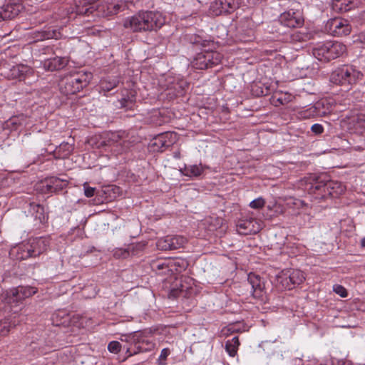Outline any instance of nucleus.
<instances>
[{"label":"nucleus","instance_id":"f8f14e48","mask_svg":"<svg viewBox=\"0 0 365 365\" xmlns=\"http://www.w3.org/2000/svg\"><path fill=\"white\" fill-rule=\"evenodd\" d=\"M24 0H10V2L0 7V21L15 18L23 9Z\"/></svg>","mask_w":365,"mask_h":365},{"label":"nucleus","instance_id":"f3484780","mask_svg":"<svg viewBox=\"0 0 365 365\" xmlns=\"http://www.w3.org/2000/svg\"><path fill=\"white\" fill-rule=\"evenodd\" d=\"M43 191L45 192H56L65 188L68 182L56 177H51L44 182Z\"/></svg>","mask_w":365,"mask_h":365},{"label":"nucleus","instance_id":"603ef678","mask_svg":"<svg viewBox=\"0 0 365 365\" xmlns=\"http://www.w3.org/2000/svg\"><path fill=\"white\" fill-rule=\"evenodd\" d=\"M224 348H225V351H226L227 352H228V348H229V346H228V341H225V342Z\"/></svg>","mask_w":365,"mask_h":365},{"label":"nucleus","instance_id":"09e8293b","mask_svg":"<svg viewBox=\"0 0 365 365\" xmlns=\"http://www.w3.org/2000/svg\"><path fill=\"white\" fill-rule=\"evenodd\" d=\"M120 106H121V107H124V108H125V107L128 106L127 105V103H129L130 104H132V103H133L131 101L126 100L125 98H123V99L120 101Z\"/></svg>","mask_w":365,"mask_h":365},{"label":"nucleus","instance_id":"2f4dec72","mask_svg":"<svg viewBox=\"0 0 365 365\" xmlns=\"http://www.w3.org/2000/svg\"><path fill=\"white\" fill-rule=\"evenodd\" d=\"M239 346L240 341L238 336H234L232 339L231 343H230V356H235L237 354Z\"/></svg>","mask_w":365,"mask_h":365},{"label":"nucleus","instance_id":"423d86ee","mask_svg":"<svg viewBox=\"0 0 365 365\" xmlns=\"http://www.w3.org/2000/svg\"><path fill=\"white\" fill-rule=\"evenodd\" d=\"M305 279L304 273L299 269H287L277 275V282L286 289H292Z\"/></svg>","mask_w":365,"mask_h":365},{"label":"nucleus","instance_id":"1a4fd4ad","mask_svg":"<svg viewBox=\"0 0 365 365\" xmlns=\"http://www.w3.org/2000/svg\"><path fill=\"white\" fill-rule=\"evenodd\" d=\"M326 27L329 33L337 36H346L351 29L348 21L341 18L331 19L327 21Z\"/></svg>","mask_w":365,"mask_h":365},{"label":"nucleus","instance_id":"ea45409f","mask_svg":"<svg viewBox=\"0 0 365 365\" xmlns=\"http://www.w3.org/2000/svg\"><path fill=\"white\" fill-rule=\"evenodd\" d=\"M83 190H84V195L87 197H91L95 195L96 192V188L90 187L88 184V182H85L83 184Z\"/></svg>","mask_w":365,"mask_h":365},{"label":"nucleus","instance_id":"7ed1b4c3","mask_svg":"<svg viewBox=\"0 0 365 365\" xmlns=\"http://www.w3.org/2000/svg\"><path fill=\"white\" fill-rule=\"evenodd\" d=\"M92 78V73L79 71L65 78L62 91L66 95L75 94L86 87Z\"/></svg>","mask_w":365,"mask_h":365},{"label":"nucleus","instance_id":"5fc2aeb1","mask_svg":"<svg viewBox=\"0 0 365 365\" xmlns=\"http://www.w3.org/2000/svg\"><path fill=\"white\" fill-rule=\"evenodd\" d=\"M361 245L362 247H365V238L362 239L361 242Z\"/></svg>","mask_w":365,"mask_h":365},{"label":"nucleus","instance_id":"dca6fc26","mask_svg":"<svg viewBox=\"0 0 365 365\" xmlns=\"http://www.w3.org/2000/svg\"><path fill=\"white\" fill-rule=\"evenodd\" d=\"M247 281L252 287L253 297L261 298L264 289V283L261 277L254 273H250L247 275Z\"/></svg>","mask_w":365,"mask_h":365},{"label":"nucleus","instance_id":"2eb2a0df","mask_svg":"<svg viewBox=\"0 0 365 365\" xmlns=\"http://www.w3.org/2000/svg\"><path fill=\"white\" fill-rule=\"evenodd\" d=\"M27 245L31 250L33 257L43 253L48 246V240L44 237H37L30 240Z\"/></svg>","mask_w":365,"mask_h":365},{"label":"nucleus","instance_id":"9d476101","mask_svg":"<svg viewBox=\"0 0 365 365\" xmlns=\"http://www.w3.org/2000/svg\"><path fill=\"white\" fill-rule=\"evenodd\" d=\"M279 21L289 28H299L304 24V20L300 11L291 9L281 14L279 16Z\"/></svg>","mask_w":365,"mask_h":365},{"label":"nucleus","instance_id":"6e6552de","mask_svg":"<svg viewBox=\"0 0 365 365\" xmlns=\"http://www.w3.org/2000/svg\"><path fill=\"white\" fill-rule=\"evenodd\" d=\"M125 340L130 345L124 344L123 349L125 350L128 357L141 352L148 351L154 346L153 343L147 340L143 339L140 341L137 334L126 336Z\"/></svg>","mask_w":365,"mask_h":365},{"label":"nucleus","instance_id":"b1692460","mask_svg":"<svg viewBox=\"0 0 365 365\" xmlns=\"http://www.w3.org/2000/svg\"><path fill=\"white\" fill-rule=\"evenodd\" d=\"M29 71V68L24 65H17L14 66L9 74V76L13 79H19L21 81L24 78L26 73Z\"/></svg>","mask_w":365,"mask_h":365},{"label":"nucleus","instance_id":"49530a36","mask_svg":"<svg viewBox=\"0 0 365 365\" xmlns=\"http://www.w3.org/2000/svg\"><path fill=\"white\" fill-rule=\"evenodd\" d=\"M240 0H230V9H237L240 6Z\"/></svg>","mask_w":365,"mask_h":365},{"label":"nucleus","instance_id":"cd10ccee","mask_svg":"<svg viewBox=\"0 0 365 365\" xmlns=\"http://www.w3.org/2000/svg\"><path fill=\"white\" fill-rule=\"evenodd\" d=\"M151 268L158 274H167L170 271L168 264L165 260H157L152 262Z\"/></svg>","mask_w":365,"mask_h":365},{"label":"nucleus","instance_id":"72a5a7b5","mask_svg":"<svg viewBox=\"0 0 365 365\" xmlns=\"http://www.w3.org/2000/svg\"><path fill=\"white\" fill-rule=\"evenodd\" d=\"M346 0H333L332 1V8L336 11H347L346 5Z\"/></svg>","mask_w":365,"mask_h":365},{"label":"nucleus","instance_id":"864d4df0","mask_svg":"<svg viewBox=\"0 0 365 365\" xmlns=\"http://www.w3.org/2000/svg\"><path fill=\"white\" fill-rule=\"evenodd\" d=\"M361 37L362 41L365 43V33L361 34Z\"/></svg>","mask_w":365,"mask_h":365},{"label":"nucleus","instance_id":"f257e3e1","mask_svg":"<svg viewBox=\"0 0 365 365\" xmlns=\"http://www.w3.org/2000/svg\"><path fill=\"white\" fill-rule=\"evenodd\" d=\"M165 24L163 15L156 11H140L127 17L123 26L132 32H146L156 31Z\"/></svg>","mask_w":365,"mask_h":365},{"label":"nucleus","instance_id":"6e6d98bb","mask_svg":"<svg viewBox=\"0 0 365 365\" xmlns=\"http://www.w3.org/2000/svg\"><path fill=\"white\" fill-rule=\"evenodd\" d=\"M122 255H123V257H125L127 255H128V252L125 251L124 253L122 254Z\"/></svg>","mask_w":365,"mask_h":365},{"label":"nucleus","instance_id":"37998d69","mask_svg":"<svg viewBox=\"0 0 365 365\" xmlns=\"http://www.w3.org/2000/svg\"><path fill=\"white\" fill-rule=\"evenodd\" d=\"M125 7V2L120 1H118L117 4L113 5V10L111 11L116 14V13L119 12L120 11L123 10Z\"/></svg>","mask_w":365,"mask_h":365},{"label":"nucleus","instance_id":"a878e982","mask_svg":"<svg viewBox=\"0 0 365 365\" xmlns=\"http://www.w3.org/2000/svg\"><path fill=\"white\" fill-rule=\"evenodd\" d=\"M73 150V145L69 143H62L56 148L55 153L58 158H64L69 156Z\"/></svg>","mask_w":365,"mask_h":365},{"label":"nucleus","instance_id":"4c0bfd02","mask_svg":"<svg viewBox=\"0 0 365 365\" xmlns=\"http://www.w3.org/2000/svg\"><path fill=\"white\" fill-rule=\"evenodd\" d=\"M264 200L262 197H259L252 200L250 203V206L253 209H260L264 207Z\"/></svg>","mask_w":365,"mask_h":365},{"label":"nucleus","instance_id":"a19ab883","mask_svg":"<svg viewBox=\"0 0 365 365\" xmlns=\"http://www.w3.org/2000/svg\"><path fill=\"white\" fill-rule=\"evenodd\" d=\"M321 365H353V363L349 360H341V361L331 360V361H327V363L325 364H321Z\"/></svg>","mask_w":365,"mask_h":365},{"label":"nucleus","instance_id":"4be33fe9","mask_svg":"<svg viewBox=\"0 0 365 365\" xmlns=\"http://www.w3.org/2000/svg\"><path fill=\"white\" fill-rule=\"evenodd\" d=\"M118 83L119 80L117 76H108L101 80L99 86L101 91L106 93L115 88Z\"/></svg>","mask_w":365,"mask_h":365},{"label":"nucleus","instance_id":"5701e85b","mask_svg":"<svg viewBox=\"0 0 365 365\" xmlns=\"http://www.w3.org/2000/svg\"><path fill=\"white\" fill-rule=\"evenodd\" d=\"M205 167L201 164L185 165L183 168L180 169L181 173L188 177H198L204 171Z\"/></svg>","mask_w":365,"mask_h":365},{"label":"nucleus","instance_id":"3c124183","mask_svg":"<svg viewBox=\"0 0 365 365\" xmlns=\"http://www.w3.org/2000/svg\"><path fill=\"white\" fill-rule=\"evenodd\" d=\"M250 4L259 5L264 2L265 0H248Z\"/></svg>","mask_w":365,"mask_h":365},{"label":"nucleus","instance_id":"c85d7f7f","mask_svg":"<svg viewBox=\"0 0 365 365\" xmlns=\"http://www.w3.org/2000/svg\"><path fill=\"white\" fill-rule=\"evenodd\" d=\"M170 250H177L184 246L186 243V239L182 236H170Z\"/></svg>","mask_w":365,"mask_h":365},{"label":"nucleus","instance_id":"8fccbe9b","mask_svg":"<svg viewBox=\"0 0 365 365\" xmlns=\"http://www.w3.org/2000/svg\"><path fill=\"white\" fill-rule=\"evenodd\" d=\"M273 101L275 103V106H278V104L277 103H279V105L284 104V101H283L282 98L280 97H279L277 98H276V96L273 97Z\"/></svg>","mask_w":365,"mask_h":365},{"label":"nucleus","instance_id":"412c9836","mask_svg":"<svg viewBox=\"0 0 365 365\" xmlns=\"http://www.w3.org/2000/svg\"><path fill=\"white\" fill-rule=\"evenodd\" d=\"M123 135L124 133H111L109 134L108 138V144L110 145L118 144L121 146L123 151L127 150L129 148L130 143L124 139Z\"/></svg>","mask_w":365,"mask_h":365},{"label":"nucleus","instance_id":"39448f33","mask_svg":"<svg viewBox=\"0 0 365 365\" xmlns=\"http://www.w3.org/2000/svg\"><path fill=\"white\" fill-rule=\"evenodd\" d=\"M311 190L315 192L319 191L323 197L331 196L336 197L345 191V187L339 182L317 179Z\"/></svg>","mask_w":365,"mask_h":365},{"label":"nucleus","instance_id":"c756f323","mask_svg":"<svg viewBox=\"0 0 365 365\" xmlns=\"http://www.w3.org/2000/svg\"><path fill=\"white\" fill-rule=\"evenodd\" d=\"M181 280L179 282L180 287H178V283L176 284V288H172L170 289V292L169 293V297L170 298H177L181 294H182L187 287H185L183 284H181Z\"/></svg>","mask_w":365,"mask_h":365},{"label":"nucleus","instance_id":"bb28decb","mask_svg":"<svg viewBox=\"0 0 365 365\" xmlns=\"http://www.w3.org/2000/svg\"><path fill=\"white\" fill-rule=\"evenodd\" d=\"M18 324L19 321H12L11 319L9 318L0 321V335H7L10 331L11 328L15 327Z\"/></svg>","mask_w":365,"mask_h":365},{"label":"nucleus","instance_id":"58836bf2","mask_svg":"<svg viewBox=\"0 0 365 365\" xmlns=\"http://www.w3.org/2000/svg\"><path fill=\"white\" fill-rule=\"evenodd\" d=\"M333 291L339 294L341 297H347V291L346 289L340 284H335L333 287Z\"/></svg>","mask_w":365,"mask_h":365},{"label":"nucleus","instance_id":"0eeeda50","mask_svg":"<svg viewBox=\"0 0 365 365\" xmlns=\"http://www.w3.org/2000/svg\"><path fill=\"white\" fill-rule=\"evenodd\" d=\"M222 59V55L217 51H203L196 55L192 66L196 69H207L219 64Z\"/></svg>","mask_w":365,"mask_h":365},{"label":"nucleus","instance_id":"6ab92c4d","mask_svg":"<svg viewBox=\"0 0 365 365\" xmlns=\"http://www.w3.org/2000/svg\"><path fill=\"white\" fill-rule=\"evenodd\" d=\"M68 61L63 57L56 56L43 61V68L50 71L60 70L63 68L66 64Z\"/></svg>","mask_w":365,"mask_h":365},{"label":"nucleus","instance_id":"c9c22d12","mask_svg":"<svg viewBox=\"0 0 365 365\" xmlns=\"http://www.w3.org/2000/svg\"><path fill=\"white\" fill-rule=\"evenodd\" d=\"M25 120V116L24 115L13 117L9 119L8 121L9 125H11L14 128H16L18 126L21 125L23 124V121Z\"/></svg>","mask_w":365,"mask_h":365},{"label":"nucleus","instance_id":"de8ad7c7","mask_svg":"<svg viewBox=\"0 0 365 365\" xmlns=\"http://www.w3.org/2000/svg\"><path fill=\"white\" fill-rule=\"evenodd\" d=\"M170 351L168 349H163L161 351L160 355V359H165L167 356L169 355Z\"/></svg>","mask_w":365,"mask_h":365},{"label":"nucleus","instance_id":"393cba45","mask_svg":"<svg viewBox=\"0 0 365 365\" xmlns=\"http://www.w3.org/2000/svg\"><path fill=\"white\" fill-rule=\"evenodd\" d=\"M77 12L81 14H88L93 11L91 0H76Z\"/></svg>","mask_w":365,"mask_h":365},{"label":"nucleus","instance_id":"a211bd4d","mask_svg":"<svg viewBox=\"0 0 365 365\" xmlns=\"http://www.w3.org/2000/svg\"><path fill=\"white\" fill-rule=\"evenodd\" d=\"M10 256L16 260H24L33 257L27 242L12 247L9 252Z\"/></svg>","mask_w":365,"mask_h":365},{"label":"nucleus","instance_id":"c03bdc74","mask_svg":"<svg viewBox=\"0 0 365 365\" xmlns=\"http://www.w3.org/2000/svg\"><path fill=\"white\" fill-rule=\"evenodd\" d=\"M311 130L316 135H320L324 132V128L321 124L315 123L311 127Z\"/></svg>","mask_w":365,"mask_h":365},{"label":"nucleus","instance_id":"e433bc0d","mask_svg":"<svg viewBox=\"0 0 365 365\" xmlns=\"http://www.w3.org/2000/svg\"><path fill=\"white\" fill-rule=\"evenodd\" d=\"M241 320L242 319H235V320H230V328H229V330H230V332H236V331H240V329H241Z\"/></svg>","mask_w":365,"mask_h":365},{"label":"nucleus","instance_id":"4d7b16f0","mask_svg":"<svg viewBox=\"0 0 365 365\" xmlns=\"http://www.w3.org/2000/svg\"><path fill=\"white\" fill-rule=\"evenodd\" d=\"M118 251H117L115 253V255H119L118 253Z\"/></svg>","mask_w":365,"mask_h":365},{"label":"nucleus","instance_id":"20e7f679","mask_svg":"<svg viewBox=\"0 0 365 365\" xmlns=\"http://www.w3.org/2000/svg\"><path fill=\"white\" fill-rule=\"evenodd\" d=\"M362 77L363 74L353 68L340 67L331 73L330 80L335 84L349 86Z\"/></svg>","mask_w":365,"mask_h":365},{"label":"nucleus","instance_id":"a18cd8bd","mask_svg":"<svg viewBox=\"0 0 365 365\" xmlns=\"http://www.w3.org/2000/svg\"><path fill=\"white\" fill-rule=\"evenodd\" d=\"M356 123L361 128H365V115L360 114L356 118Z\"/></svg>","mask_w":365,"mask_h":365},{"label":"nucleus","instance_id":"9b49d317","mask_svg":"<svg viewBox=\"0 0 365 365\" xmlns=\"http://www.w3.org/2000/svg\"><path fill=\"white\" fill-rule=\"evenodd\" d=\"M36 292V288L32 287H18L6 293L5 300L8 304L18 303L31 297Z\"/></svg>","mask_w":365,"mask_h":365},{"label":"nucleus","instance_id":"ddd939ff","mask_svg":"<svg viewBox=\"0 0 365 365\" xmlns=\"http://www.w3.org/2000/svg\"><path fill=\"white\" fill-rule=\"evenodd\" d=\"M260 229V223L252 218L239 220L236 222V231L240 235H247L256 234Z\"/></svg>","mask_w":365,"mask_h":365},{"label":"nucleus","instance_id":"f704fd0d","mask_svg":"<svg viewBox=\"0 0 365 365\" xmlns=\"http://www.w3.org/2000/svg\"><path fill=\"white\" fill-rule=\"evenodd\" d=\"M123 345L117 341H112L108 345V349L110 353L118 354L121 349H123Z\"/></svg>","mask_w":365,"mask_h":365},{"label":"nucleus","instance_id":"f03ea898","mask_svg":"<svg viewBox=\"0 0 365 365\" xmlns=\"http://www.w3.org/2000/svg\"><path fill=\"white\" fill-rule=\"evenodd\" d=\"M346 51V47L344 43L338 41H327L314 47L312 53L319 61L329 62L340 57Z\"/></svg>","mask_w":365,"mask_h":365},{"label":"nucleus","instance_id":"79ce46f5","mask_svg":"<svg viewBox=\"0 0 365 365\" xmlns=\"http://www.w3.org/2000/svg\"><path fill=\"white\" fill-rule=\"evenodd\" d=\"M287 204L289 207H297V208H299L303 206L304 202L298 199H291Z\"/></svg>","mask_w":365,"mask_h":365},{"label":"nucleus","instance_id":"4468645a","mask_svg":"<svg viewBox=\"0 0 365 365\" xmlns=\"http://www.w3.org/2000/svg\"><path fill=\"white\" fill-rule=\"evenodd\" d=\"M175 133H165L155 137L150 143L153 151L163 152L174 143Z\"/></svg>","mask_w":365,"mask_h":365},{"label":"nucleus","instance_id":"473e14b6","mask_svg":"<svg viewBox=\"0 0 365 365\" xmlns=\"http://www.w3.org/2000/svg\"><path fill=\"white\" fill-rule=\"evenodd\" d=\"M309 35L307 34L296 31L291 35V40L294 42L306 41L308 39Z\"/></svg>","mask_w":365,"mask_h":365},{"label":"nucleus","instance_id":"7c9ffc66","mask_svg":"<svg viewBox=\"0 0 365 365\" xmlns=\"http://www.w3.org/2000/svg\"><path fill=\"white\" fill-rule=\"evenodd\" d=\"M170 236H166L158 240L156 245L159 250H170Z\"/></svg>","mask_w":365,"mask_h":365},{"label":"nucleus","instance_id":"aec40b11","mask_svg":"<svg viewBox=\"0 0 365 365\" xmlns=\"http://www.w3.org/2000/svg\"><path fill=\"white\" fill-rule=\"evenodd\" d=\"M29 212L34 217L36 223H43L46 219L44 208L39 204L31 202L29 204Z\"/></svg>","mask_w":365,"mask_h":365}]
</instances>
